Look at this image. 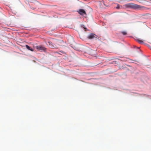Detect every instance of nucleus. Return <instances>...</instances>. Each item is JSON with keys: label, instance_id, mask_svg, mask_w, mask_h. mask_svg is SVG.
Wrapping results in <instances>:
<instances>
[{"label": "nucleus", "instance_id": "1", "mask_svg": "<svg viewBox=\"0 0 151 151\" xmlns=\"http://www.w3.org/2000/svg\"><path fill=\"white\" fill-rule=\"evenodd\" d=\"M127 6L130 8L135 10L144 9L145 7L140 5L135 4L132 3H130L127 4Z\"/></svg>", "mask_w": 151, "mask_h": 151}, {"label": "nucleus", "instance_id": "2", "mask_svg": "<svg viewBox=\"0 0 151 151\" xmlns=\"http://www.w3.org/2000/svg\"><path fill=\"white\" fill-rule=\"evenodd\" d=\"M46 44L49 47L52 49H57L58 47V46L57 45L52 43L51 41L46 42Z\"/></svg>", "mask_w": 151, "mask_h": 151}, {"label": "nucleus", "instance_id": "3", "mask_svg": "<svg viewBox=\"0 0 151 151\" xmlns=\"http://www.w3.org/2000/svg\"><path fill=\"white\" fill-rule=\"evenodd\" d=\"M36 48L40 51H45L46 50V48L42 46H36Z\"/></svg>", "mask_w": 151, "mask_h": 151}, {"label": "nucleus", "instance_id": "4", "mask_svg": "<svg viewBox=\"0 0 151 151\" xmlns=\"http://www.w3.org/2000/svg\"><path fill=\"white\" fill-rule=\"evenodd\" d=\"M77 12L80 15L82 16H83L86 14L85 11L83 9H80L78 11H77Z\"/></svg>", "mask_w": 151, "mask_h": 151}, {"label": "nucleus", "instance_id": "5", "mask_svg": "<svg viewBox=\"0 0 151 151\" xmlns=\"http://www.w3.org/2000/svg\"><path fill=\"white\" fill-rule=\"evenodd\" d=\"M97 37V36L92 33H91L88 36V37L89 39H92L94 38H97V37Z\"/></svg>", "mask_w": 151, "mask_h": 151}, {"label": "nucleus", "instance_id": "6", "mask_svg": "<svg viewBox=\"0 0 151 151\" xmlns=\"http://www.w3.org/2000/svg\"><path fill=\"white\" fill-rule=\"evenodd\" d=\"M72 47L76 50L78 51H79L80 50V48L78 47V45H76L73 46H72Z\"/></svg>", "mask_w": 151, "mask_h": 151}, {"label": "nucleus", "instance_id": "7", "mask_svg": "<svg viewBox=\"0 0 151 151\" xmlns=\"http://www.w3.org/2000/svg\"><path fill=\"white\" fill-rule=\"evenodd\" d=\"M25 47L28 50H30L32 51H34L33 49L30 47L29 45H25Z\"/></svg>", "mask_w": 151, "mask_h": 151}, {"label": "nucleus", "instance_id": "8", "mask_svg": "<svg viewBox=\"0 0 151 151\" xmlns=\"http://www.w3.org/2000/svg\"><path fill=\"white\" fill-rule=\"evenodd\" d=\"M137 41L138 42H139V43L141 44H144V42H143V41H142L140 40H139V39H137Z\"/></svg>", "mask_w": 151, "mask_h": 151}, {"label": "nucleus", "instance_id": "9", "mask_svg": "<svg viewBox=\"0 0 151 151\" xmlns=\"http://www.w3.org/2000/svg\"><path fill=\"white\" fill-rule=\"evenodd\" d=\"M122 33L124 35H126L127 34V32L125 31H122Z\"/></svg>", "mask_w": 151, "mask_h": 151}, {"label": "nucleus", "instance_id": "10", "mask_svg": "<svg viewBox=\"0 0 151 151\" xmlns=\"http://www.w3.org/2000/svg\"><path fill=\"white\" fill-rule=\"evenodd\" d=\"M59 52L61 53H62L63 54H65V52L64 51H62V50H60L59 51Z\"/></svg>", "mask_w": 151, "mask_h": 151}, {"label": "nucleus", "instance_id": "11", "mask_svg": "<svg viewBox=\"0 0 151 151\" xmlns=\"http://www.w3.org/2000/svg\"><path fill=\"white\" fill-rule=\"evenodd\" d=\"M120 6L119 5H118L116 7V8L117 9H119L120 8Z\"/></svg>", "mask_w": 151, "mask_h": 151}, {"label": "nucleus", "instance_id": "12", "mask_svg": "<svg viewBox=\"0 0 151 151\" xmlns=\"http://www.w3.org/2000/svg\"><path fill=\"white\" fill-rule=\"evenodd\" d=\"M84 63L86 64H87V63H88V62L87 61H86V60H84Z\"/></svg>", "mask_w": 151, "mask_h": 151}, {"label": "nucleus", "instance_id": "13", "mask_svg": "<svg viewBox=\"0 0 151 151\" xmlns=\"http://www.w3.org/2000/svg\"><path fill=\"white\" fill-rule=\"evenodd\" d=\"M117 62L116 61H113V63H111L112 64H116V62Z\"/></svg>", "mask_w": 151, "mask_h": 151}, {"label": "nucleus", "instance_id": "14", "mask_svg": "<svg viewBox=\"0 0 151 151\" xmlns=\"http://www.w3.org/2000/svg\"><path fill=\"white\" fill-rule=\"evenodd\" d=\"M56 53H57V54H60V55L61 54V53L58 52H56Z\"/></svg>", "mask_w": 151, "mask_h": 151}, {"label": "nucleus", "instance_id": "15", "mask_svg": "<svg viewBox=\"0 0 151 151\" xmlns=\"http://www.w3.org/2000/svg\"><path fill=\"white\" fill-rule=\"evenodd\" d=\"M113 66H117V65H115V64H114L113 65Z\"/></svg>", "mask_w": 151, "mask_h": 151}, {"label": "nucleus", "instance_id": "16", "mask_svg": "<svg viewBox=\"0 0 151 151\" xmlns=\"http://www.w3.org/2000/svg\"><path fill=\"white\" fill-rule=\"evenodd\" d=\"M83 27H83V28H84L85 29H86V27H84L85 26L83 25Z\"/></svg>", "mask_w": 151, "mask_h": 151}, {"label": "nucleus", "instance_id": "17", "mask_svg": "<svg viewBox=\"0 0 151 151\" xmlns=\"http://www.w3.org/2000/svg\"><path fill=\"white\" fill-rule=\"evenodd\" d=\"M139 52V53H141V50H140Z\"/></svg>", "mask_w": 151, "mask_h": 151}, {"label": "nucleus", "instance_id": "18", "mask_svg": "<svg viewBox=\"0 0 151 151\" xmlns=\"http://www.w3.org/2000/svg\"><path fill=\"white\" fill-rule=\"evenodd\" d=\"M84 66H88V65H84Z\"/></svg>", "mask_w": 151, "mask_h": 151}, {"label": "nucleus", "instance_id": "19", "mask_svg": "<svg viewBox=\"0 0 151 151\" xmlns=\"http://www.w3.org/2000/svg\"><path fill=\"white\" fill-rule=\"evenodd\" d=\"M127 66H130L129 65H127Z\"/></svg>", "mask_w": 151, "mask_h": 151}, {"label": "nucleus", "instance_id": "20", "mask_svg": "<svg viewBox=\"0 0 151 151\" xmlns=\"http://www.w3.org/2000/svg\"><path fill=\"white\" fill-rule=\"evenodd\" d=\"M138 48L139 49V47H138Z\"/></svg>", "mask_w": 151, "mask_h": 151}, {"label": "nucleus", "instance_id": "21", "mask_svg": "<svg viewBox=\"0 0 151 151\" xmlns=\"http://www.w3.org/2000/svg\"><path fill=\"white\" fill-rule=\"evenodd\" d=\"M93 66H96V65H94Z\"/></svg>", "mask_w": 151, "mask_h": 151}]
</instances>
